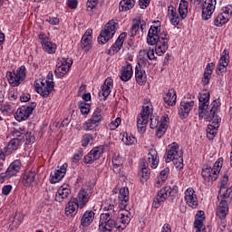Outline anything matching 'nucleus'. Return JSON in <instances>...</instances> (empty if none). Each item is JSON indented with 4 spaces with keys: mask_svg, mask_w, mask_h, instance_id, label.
I'll list each match as a JSON object with an SVG mask.
<instances>
[{
    "mask_svg": "<svg viewBox=\"0 0 232 232\" xmlns=\"http://www.w3.org/2000/svg\"><path fill=\"white\" fill-rule=\"evenodd\" d=\"M169 41V35L168 32H163L160 34V27L151 25L148 36L147 43L150 46H155V52L157 55H164L168 51V43Z\"/></svg>",
    "mask_w": 232,
    "mask_h": 232,
    "instance_id": "obj_1",
    "label": "nucleus"
},
{
    "mask_svg": "<svg viewBox=\"0 0 232 232\" xmlns=\"http://www.w3.org/2000/svg\"><path fill=\"white\" fill-rule=\"evenodd\" d=\"M220 111V101L214 100L210 105L208 106V111H206L205 121L207 122L212 123L208 125L207 129V137L210 140L215 139V135H217V131H218V128L220 127V118H218V113Z\"/></svg>",
    "mask_w": 232,
    "mask_h": 232,
    "instance_id": "obj_2",
    "label": "nucleus"
},
{
    "mask_svg": "<svg viewBox=\"0 0 232 232\" xmlns=\"http://www.w3.org/2000/svg\"><path fill=\"white\" fill-rule=\"evenodd\" d=\"M102 209L107 212L102 213L100 216L98 232H111L113 231V229H117V226L119 225L115 222V220L112 219L117 217V210H115V205L106 200L102 205Z\"/></svg>",
    "mask_w": 232,
    "mask_h": 232,
    "instance_id": "obj_3",
    "label": "nucleus"
},
{
    "mask_svg": "<svg viewBox=\"0 0 232 232\" xmlns=\"http://www.w3.org/2000/svg\"><path fill=\"white\" fill-rule=\"evenodd\" d=\"M165 161L173 162L175 168L178 169H182L184 168L182 150H179V144L174 142L168 146L165 154Z\"/></svg>",
    "mask_w": 232,
    "mask_h": 232,
    "instance_id": "obj_4",
    "label": "nucleus"
},
{
    "mask_svg": "<svg viewBox=\"0 0 232 232\" xmlns=\"http://www.w3.org/2000/svg\"><path fill=\"white\" fill-rule=\"evenodd\" d=\"M117 24H119L115 23L113 20L106 24L104 29L102 30L100 35L98 36L99 44H106V43H108V41H110V39L115 35Z\"/></svg>",
    "mask_w": 232,
    "mask_h": 232,
    "instance_id": "obj_5",
    "label": "nucleus"
},
{
    "mask_svg": "<svg viewBox=\"0 0 232 232\" xmlns=\"http://www.w3.org/2000/svg\"><path fill=\"white\" fill-rule=\"evenodd\" d=\"M220 168H222V161L220 159L216 161L214 168L206 167L202 169L201 175L207 182H214L218 179V173H220Z\"/></svg>",
    "mask_w": 232,
    "mask_h": 232,
    "instance_id": "obj_6",
    "label": "nucleus"
},
{
    "mask_svg": "<svg viewBox=\"0 0 232 232\" xmlns=\"http://www.w3.org/2000/svg\"><path fill=\"white\" fill-rule=\"evenodd\" d=\"M150 113H151V107H150V105H143L142 111L137 118V127L140 133H144V131H146V126H148Z\"/></svg>",
    "mask_w": 232,
    "mask_h": 232,
    "instance_id": "obj_7",
    "label": "nucleus"
},
{
    "mask_svg": "<svg viewBox=\"0 0 232 232\" xmlns=\"http://www.w3.org/2000/svg\"><path fill=\"white\" fill-rule=\"evenodd\" d=\"M26 77V67L22 65L16 72H7V79L11 86H19L21 81H24Z\"/></svg>",
    "mask_w": 232,
    "mask_h": 232,
    "instance_id": "obj_8",
    "label": "nucleus"
},
{
    "mask_svg": "<svg viewBox=\"0 0 232 232\" xmlns=\"http://www.w3.org/2000/svg\"><path fill=\"white\" fill-rule=\"evenodd\" d=\"M12 135L14 139L22 141L26 140V144H31V142H35V136L32 132L26 131L24 127L15 128L12 130Z\"/></svg>",
    "mask_w": 232,
    "mask_h": 232,
    "instance_id": "obj_9",
    "label": "nucleus"
},
{
    "mask_svg": "<svg viewBox=\"0 0 232 232\" xmlns=\"http://www.w3.org/2000/svg\"><path fill=\"white\" fill-rule=\"evenodd\" d=\"M130 222H131V213H130L126 208H121V211L118 214L117 223L121 225L116 227L118 231H123V229H126V226H128Z\"/></svg>",
    "mask_w": 232,
    "mask_h": 232,
    "instance_id": "obj_10",
    "label": "nucleus"
},
{
    "mask_svg": "<svg viewBox=\"0 0 232 232\" xmlns=\"http://www.w3.org/2000/svg\"><path fill=\"white\" fill-rule=\"evenodd\" d=\"M35 106H37V103L32 102L29 105H24L20 107L16 111V116L15 119L16 121H26L30 115H32L34 110H35Z\"/></svg>",
    "mask_w": 232,
    "mask_h": 232,
    "instance_id": "obj_11",
    "label": "nucleus"
},
{
    "mask_svg": "<svg viewBox=\"0 0 232 232\" xmlns=\"http://www.w3.org/2000/svg\"><path fill=\"white\" fill-rule=\"evenodd\" d=\"M209 92H205L200 94L198 97L199 106H198V117L199 119H205L206 111H208L209 108Z\"/></svg>",
    "mask_w": 232,
    "mask_h": 232,
    "instance_id": "obj_12",
    "label": "nucleus"
},
{
    "mask_svg": "<svg viewBox=\"0 0 232 232\" xmlns=\"http://www.w3.org/2000/svg\"><path fill=\"white\" fill-rule=\"evenodd\" d=\"M53 84L52 82H46L42 80L41 84L35 83L34 88L37 93H40L42 97H48L53 92Z\"/></svg>",
    "mask_w": 232,
    "mask_h": 232,
    "instance_id": "obj_13",
    "label": "nucleus"
},
{
    "mask_svg": "<svg viewBox=\"0 0 232 232\" xmlns=\"http://www.w3.org/2000/svg\"><path fill=\"white\" fill-rule=\"evenodd\" d=\"M215 6H217V0H205L202 6V18L205 21L211 19V15L215 12Z\"/></svg>",
    "mask_w": 232,
    "mask_h": 232,
    "instance_id": "obj_14",
    "label": "nucleus"
},
{
    "mask_svg": "<svg viewBox=\"0 0 232 232\" xmlns=\"http://www.w3.org/2000/svg\"><path fill=\"white\" fill-rule=\"evenodd\" d=\"M90 197H92V188H82L78 193L77 198H73L79 204L80 209H82V208H84V206L88 204V201L90 200Z\"/></svg>",
    "mask_w": 232,
    "mask_h": 232,
    "instance_id": "obj_15",
    "label": "nucleus"
},
{
    "mask_svg": "<svg viewBox=\"0 0 232 232\" xmlns=\"http://www.w3.org/2000/svg\"><path fill=\"white\" fill-rule=\"evenodd\" d=\"M104 153L102 147H94L83 159L85 164H93L95 160L101 159V155Z\"/></svg>",
    "mask_w": 232,
    "mask_h": 232,
    "instance_id": "obj_16",
    "label": "nucleus"
},
{
    "mask_svg": "<svg viewBox=\"0 0 232 232\" xmlns=\"http://www.w3.org/2000/svg\"><path fill=\"white\" fill-rule=\"evenodd\" d=\"M113 88V80L111 78H107L102 86V90L99 92L100 101H106L110 94L111 93V89Z\"/></svg>",
    "mask_w": 232,
    "mask_h": 232,
    "instance_id": "obj_17",
    "label": "nucleus"
},
{
    "mask_svg": "<svg viewBox=\"0 0 232 232\" xmlns=\"http://www.w3.org/2000/svg\"><path fill=\"white\" fill-rule=\"evenodd\" d=\"M195 106V102H181L179 108V115L180 119H188L189 117L190 111L193 110V107Z\"/></svg>",
    "mask_w": 232,
    "mask_h": 232,
    "instance_id": "obj_18",
    "label": "nucleus"
},
{
    "mask_svg": "<svg viewBox=\"0 0 232 232\" xmlns=\"http://www.w3.org/2000/svg\"><path fill=\"white\" fill-rule=\"evenodd\" d=\"M171 195V187H165L164 188H161L156 198L153 201V207L159 208L160 206L161 202H164L168 197Z\"/></svg>",
    "mask_w": 232,
    "mask_h": 232,
    "instance_id": "obj_19",
    "label": "nucleus"
},
{
    "mask_svg": "<svg viewBox=\"0 0 232 232\" xmlns=\"http://www.w3.org/2000/svg\"><path fill=\"white\" fill-rule=\"evenodd\" d=\"M66 169H68V164L64 163L61 167H57V169L51 173V182L52 184H57L64 175H66Z\"/></svg>",
    "mask_w": 232,
    "mask_h": 232,
    "instance_id": "obj_20",
    "label": "nucleus"
},
{
    "mask_svg": "<svg viewBox=\"0 0 232 232\" xmlns=\"http://www.w3.org/2000/svg\"><path fill=\"white\" fill-rule=\"evenodd\" d=\"M120 209H126L130 202V190L124 187L120 189L119 193Z\"/></svg>",
    "mask_w": 232,
    "mask_h": 232,
    "instance_id": "obj_21",
    "label": "nucleus"
},
{
    "mask_svg": "<svg viewBox=\"0 0 232 232\" xmlns=\"http://www.w3.org/2000/svg\"><path fill=\"white\" fill-rule=\"evenodd\" d=\"M39 39L41 40V44L43 48L47 53H55V50H57V45L49 42L48 37L44 36V34H39Z\"/></svg>",
    "mask_w": 232,
    "mask_h": 232,
    "instance_id": "obj_22",
    "label": "nucleus"
},
{
    "mask_svg": "<svg viewBox=\"0 0 232 232\" xmlns=\"http://www.w3.org/2000/svg\"><path fill=\"white\" fill-rule=\"evenodd\" d=\"M72 195V189L69 185H63L58 188L55 196L56 202H63L67 197Z\"/></svg>",
    "mask_w": 232,
    "mask_h": 232,
    "instance_id": "obj_23",
    "label": "nucleus"
},
{
    "mask_svg": "<svg viewBox=\"0 0 232 232\" xmlns=\"http://www.w3.org/2000/svg\"><path fill=\"white\" fill-rule=\"evenodd\" d=\"M128 34L126 33H121L116 42L113 44V45L110 48L109 53L110 55H113V53H117V52H120L122 48V45L124 44V39Z\"/></svg>",
    "mask_w": 232,
    "mask_h": 232,
    "instance_id": "obj_24",
    "label": "nucleus"
},
{
    "mask_svg": "<svg viewBox=\"0 0 232 232\" xmlns=\"http://www.w3.org/2000/svg\"><path fill=\"white\" fill-rule=\"evenodd\" d=\"M226 55H229V53L227 50L223 52V54L219 59L217 71L218 75H220V73H226L227 72V64H229V62L227 61V57Z\"/></svg>",
    "mask_w": 232,
    "mask_h": 232,
    "instance_id": "obj_25",
    "label": "nucleus"
},
{
    "mask_svg": "<svg viewBox=\"0 0 232 232\" xmlns=\"http://www.w3.org/2000/svg\"><path fill=\"white\" fill-rule=\"evenodd\" d=\"M37 173L35 170H29L25 171V173L23 176L22 183L25 188H30V186H34L35 183V177Z\"/></svg>",
    "mask_w": 232,
    "mask_h": 232,
    "instance_id": "obj_26",
    "label": "nucleus"
},
{
    "mask_svg": "<svg viewBox=\"0 0 232 232\" xmlns=\"http://www.w3.org/2000/svg\"><path fill=\"white\" fill-rule=\"evenodd\" d=\"M185 200L190 208H197V206H198V201L197 200V196L193 188H188L186 190Z\"/></svg>",
    "mask_w": 232,
    "mask_h": 232,
    "instance_id": "obj_27",
    "label": "nucleus"
},
{
    "mask_svg": "<svg viewBox=\"0 0 232 232\" xmlns=\"http://www.w3.org/2000/svg\"><path fill=\"white\" fill-rule=\"evenodd\" d=\"M131 77H133V67L131 64L128 63L122 66L121 70V80L123 81V82H128Z\"/></svg>",
    "mask_w": 232,
    "mask_h": 232,
    "instance_id": "obj_28",
    "label": "nucleus"
},
{
    "mask_svg": "<svg viewBox=\"0 0 232 232\" xmlns=\"http://www.w3.org/2000/svg\"><path fill=\"white\" fill-rule=\"evenodd\" d=\"M214 69H215V63H208V65L205 68L203 78L201 80V83L203 84V86H207V84H209V81H211V75H213Z\"/></svg>",
    "mask_w": 232,
    "mask_h": 232,
    "instance_id": "obj_29",
    "label": "nucleus"
},
{
    "mask_svg": "<svg viewBox=\"0 0 232 232\" xmlns=\"http://www.w3.org/2000/svg\"><path fill=\"white\" fill-rule=\"evenodd\" d=\"M72 63L73 62L70 61V62H65V63H62L61 65H59L54 71L56 77H59L60 79L64 77V75L68 73V70H70Z\"/></svg>",
    "mask_w": 232,
    "mask_h": 232,
    "instance_id": "obj_30",
    "label": "nucleus"
},
{
    "mask_svg": "<svg viewBox=\"0 0 232 232\" xmlns=\"http://www.w3.org/2000/svg\"><path fill=\"white\" fill-rule=\"evenodd\" d=\"M204 211H199L196 215V220L194 222V227L197 229L196 232H206V228H204Z\"/></svg>",
    "mask_w": 232,
    "mask_h": 232,
    "instance_id": "obj_31",
    "label": "nucleus"
},
{
    "mask_svg": "<svg viewBox=\"0 0 232 232\" xmlns=\"http://www.w3.org/2000/svg\"><path fill=\"white\" fill-rule=\"evenodd\" d=\"M19 169H21V161L14 160L8 167V169L5 172V177L7 179H10V177H14V175H17V173H19Z\"/></svg>",
    "mask_w": 232,
    "mask_h": 232,
    "instance_id": "obj_32",
    "label": "nucleus"
},
{
    "mask_svg": "<svg viewBox=\"0 0 232 232\" xmlns=\"http://www.w3.org/2000/svg\"><path fill=\"white\" fill-rule=\"evenodd\" d=\"M168 15L171 24H173L174 26H177V24L180 23V17L179 16V13H177V8H175L173 5L169 6Z\"/></svg>",
    "mask_w": 232,
    "mask_h": 232,
    "instance_id": "obj_33",
    "label": "nucleus"
},
{
    "mask_svg": "<svg viewBox=\"0 0 232 232\" xmlns=\"http://www.w3.org/2000/svg\"><path fill=\"white\" fill-rule=\"evenodd\" d=\"M163 99L168 106H175L177 104V92H175V90L169 89Z\"/></svg>",
    "mask_w": 232,
    "mask_h": 232,
    "instance_id": "obj_34",
    "label": "nucleus"
},
{
    "mask_svg": "<svg viewBox=\"0 0 232 232\" xmlns=\"http://www.w3.org/2000/svg\"><path fill=\"white\" fill-rule=\"evenodd\" d=\"M227 211H229V207H227V200L221 199L217 210L218 217L221 219L226 218Z\"/></svg>",
    "mask_w": 232,
    "mask_h": 232,
    "instance_id": "obj_35",
    "label": "nucleus"
},
{
    "mask_svg": "<svg viewBox=\"0 0 232 232\" xmlns=\"http://www.w3.org/2000/svg\"><path fill=\"white\" fill-rule=\"evenodd\" d=\"M168 116H162L161 120H160V124L158 127L157 132H156V136L158 137V139H162V137H164V133H166V130H168V124L166 122H168Z\"/></svg>",
    "mask_w": 232,
    "mask_h": 232,
    "instance_id": "obj_36",
    "label": "nucleus"
},
{
    "mask_svg": "<svg viewBox=\"0 0 232 232\" xmlns=\"http://www.w3.org/2000/svg\"><path fill=\"white\" fill-rule=\"evenodd\" d=\"M148 157L150 168H153V169H155V168L159 166V153L157 152V150L150 149L149 150Z\"/></svg>",
    "mask_w": 232,
    "mask_h": 232,
    "instance_id": "obj_37",
    "label": "nucleus"
},
{
    "mask_svg": "<svg viewBox=\"0 0 232 232\" xmlns=\"http://www.w3.org/2000/svg\"><path fill=\"white\" fill-rule=\"evenodd\" d=\"M81 208V206L76 202L74 198H72L66 208H65V215L66 217H73V214L75 213V209Z\"/></svg>",
    "mask_w": 232,
    "mask_h": 232,
    "instance_id": "obj_38",
    "label": "nucleus"
},
{
    "mask_svg": "<svg viewBox=\"0 0 232 232\" xmlns=\"http://www.w3.org/2000/svg\"><path fill=\"white\" fill-rule=\"evenodd\" d=\"M135 77H136V82L138 84L142 86L146 82V72L142 70L140 66H136L135 68Z\"/></svg>",
    "mask_w": 232,
    "mask_h": 232,
    "instance_id": "obj_39",
    "label": "nucleus"
},
{
    "mask_svg": "<svg viewBox=\"0 0 232 232\" xmlns=\"http://www.w3.org/2000/svg\"><path fill=\"white\" fill-rule=\"evenodd\" d=\"M94 218L95 213L93 211H86L82 218V226H83V227H88V226L93 222Z\"/></svg>",
    "mask_w": 232,
    "mask_h": 232,
    "instance_id": "obj_40",
    "label": "nucleus"
},
{
    "mask_svg": "<svg viewBox=\"0 0 232 232\" xmlns=\"http://www.w3.org/2000/svg\"><path fill=\"white\" fill-rule=\"evenodd\" d=\"M135 6V0H122L120 3V12H128Z\"/></svg>",
    "mask_w": 232,
    "mask_h": 232,
    "instance_id": "obj_41",
    "label": "nucleus"
},
{
    "mask_svg": "<svg viewBox=\"0 0 232 232\" xmlns=\"http://www.w3.org/2000/svg\"><path fill=\"white\" fill-rule=\"evenodd\" d=\"M179 14L181 19H186L188 15V1L181 0L179 6Z\"/></svg>",
    "mask_w": 232,
    "mask_h": 232,
    "instance_id": "obj_42",
    "label": "nucleus"
},
{
    "mask_svg": "<svg viewBox=\"0 0 232 232\" xmlns=\"http://www.w3.org/2000/svg\"><path fill=\"white\" fill-rule=\"evenodd\" d=\"M21 140L17 138H14L8 142L7 145V153H12V151H15L19 148V144H21Z\"/></svg>",
    "mask_w": 232,
    "mask_h": 232,
    "instance_id": "obj_43",
    "label": "nucleus"
},
{
    "mask_svg": "<svg viewBox=\"0 0 232 232\" xmlns=\"http://www.w3.org/2000/svg\"><path fill=\"white\" fill-rule=\"evenodd\" d=\"M113 171L115 173H121V169H122V158L119 156H115L112 159Z\"/></svg>",
    "mask_w": 232,
    "mask_h": 232,
    "instance_id": "obj_44",
    "label": "nucleus"
},
{
    "mask_svg": "<svg viewBox=\"0 0 232 232\" xmlns=\"http://www.w3.org/2000/svg\"><path fill=\"white\" fill-rule=\"evenodd\" d=\"M227 21H229V18L227 17V14H223L222 13L219 14L215 21H214V24L216 26H223V24H226V23H227Z\"/></svg>",
    "mask_w": 232,
    "mask_h": 232,
    "instance_id": "obj_45",
    "label": "nucleus"
},
{
    "mask_svg": "<svg viewBox=\"0 0 232 232\" xmlns=\"http://www.w3.org/2000/svg\"><path fill=\"white\" fill-rule=\"evenodd\" d=\"M91 121H94L96 124H101L102 121V110L97 108L91 117Z\"/></svg>",
    "mask_w": 232,
    "mask_h": 232,
    "instance_id": "obj_46",
    "label": "nucleus"
},
{
    "mask_svg": "<svg viewBox=\"0 0 232 232\" xmlns=\"http://www.w3.org/2000/svg\"><path fill=\"white\" fill-rule=\"evenodd\" d=\"M97 126H99V124L92 121V120H91V118H90L83 123L82 128L85 131H92V130H95V128H97Z\"/></svg>",
    "mask_w": 232,
    "mask_h": 232,
    "instance_id": "obj_47",
    "label": "nucleus"
},
{
    "mask_svg": "<svg viewBox=\"0 0 232 232\" xmlns=\"http://www.w3.org/2000/svg\"><path fill=\"white\" fill-rule=\"evenodd\" d=\"M88 144H93V135L90 133H85L83 134L82 139V146H83V148H86Z\"/></svg>",
    "mask_w": 232,
    "mask_h": 232,
    "instance_id": "obj_48",
    "label": "nucleus"
},
{
    "mask_svg": "<svg viewBox=\"0 0 232 232\" xmlns=\"http://www.w3.org/2000/svg\"><path fill=\"white\" fill-rule=\"evenodd\" d=\"M218 198L220 200H226L227 198H232V187L227 188L226 190L223 189V191L220 193V196L218 197Z\"/></svg>",
    "mask_w": 232,
    "mask_h": 232,
    "instance_id": "obj_49",
    "label": "nucleus"
},
{
    "mask_svg": "<svg viewBox=\"0 0 232 232\" xmlns=\"http://www.w3.org/2000/svg\"><path fill=\"white\" fill-rule=\"evenodd\" d=\"M90 103H86V102L79 103V110L81 111L82 115H88L90 113Z\"/></svg>",
    "mask_w": 232,
    "mask_h": 232,
    "instance_id": "obj_50",
    "label": "nucleus"
},
{
    "mask_svg": "<svg viewBox=\"0 0 232 232\" xmlns=\"http://www.w3.org/2000/svg\"><path fill=\"white\" fill-rule=\"evenodd\" d=\"M122 141L127 146H131L133 144H137V138H135L133 135L128 136V134L123 135Z\"/></svg>",
    "mask_w": 232,
    "mask_h": 232,
    "instance_id": "obj_51",
    "label": "nucleus"
},
{
    "mask_svg": "<svg viewBox=\"0 0 232 232\" xmlns=\"http://www.w3.org/2000/svg\"><path fill=\"white\" fill-rule=\"evenodd\" d=\"M140 55H147L150 61H154V59H157V57H155V50L151 48L149 50L140 51Z\"/></svg>",
    "mask_w": 232,
    "mask_h": 232,
    "instance_id": "obj_52",
    "label": "nucleus"
},
{
    "mask_svg": "<svg viewBox=\"0 0 232 232\" xmlns=\"http://www.w3.org/2000/svg\"><path fill=\"white\" fill-rule=\"evenodd\" d=\"M90 44H92V37L82 36V47L85 49L86 52L90 50Z\"/></svg>",
    "mask_w": 232,
    "mask_h": 232,
    "instance_id": "obj_53",
    "label": "nucleus"
},
{
    "mask_svg": "<svg viewBox=\"0 0 232 232\" xmlns=\"http://www.w3.org/2000/svg\"><path fill=\"white\" fill-rule=\"evenodd\" d=\"M150 169H141V171L139 173V176L140 177V182H146V180L150 179Z\"/></svg>",
    "mask_w": 232,
    "mask_h": 232,
    "instance_id": "obj_54",
    "label": "nucleus"
},
{
    "mask_svg": "<svg viewBox=\"0 0 232 232\" xmlns=\"http://www.w3.org/2000/svg\"><path fill=\"white\" fill-rule=\"evenodd\" d=\"M23 220H24V216L21 212H16L14 218V224L16 226H21L23 224Z\"/></svg>",
    "mask_w": 232,
    "mask_h": 232,
    "instance_id": "obj_55",
    "label": "nucleus"
},
{
    "mask_svg": "<svg viewBox=\"0 0 232 232\" xmlns=\"http://www.w3.org/2000/svg\"><path fill=\"white\" fill-rule=\"evenodd\" d=\"M168 175H169V168H165L163 170L160 171L158 177H160L161 181H166L168 179Z\"/></svg>",
    "mask_w": 232,
    "mask_h": 232,
    "instance_id": "obj_56",
    "label": "nucleus"
},
{
    "mask_svg": "<svg viewBox=\"0 0 232 232\" xmlns=\"http://www.w3.org/2000/svg\"><path fill=\"white\" fill-rule=\"evenodd\" d=\"M228 180H229V178H227V176L224 175L221 181H220L219 193H222V191H224V189H226V186H227Z\"/></svg>",
    "mask_w": 232,
    "mask_h": 232,
    "instance_id": "obj_57",
    "label": "nucleus"
},
{
    "mask_svg": "<svg viewBox=\"0 0 232 232\" xmlns=\"http://www.w3.org/2000/svg\"><path fill=\"white\" fill-rule=\"evenodd\" d=\"M224 15H227V17L229 18V15H232V5H228L226 7L223 8V13Z\"/></svg>",
    "mask_w": 232,
    "mask_h": 232,
    "instance_id": "obj_58",
    "label": "nucleus"
},
{
    "mask_svg": "<svg viewBox=\"0 0 232 232\" xmlns=\"http://www.w3.org/2000/svg\"><path fill=\"white\" fill-rule=\"evenodd\" d=\"M137 32H139V24L136 21V22H134V24H132V26L130 28L131 35H137Z\"/></svg>",
    "mask_w": 232,
    "mask_h": 232,
    "instance_id": "obj_59",
    "label": "nucleus"
},
{
    "mask_svg": "<svg viewBox=\"0 0 232 232\" xmlns=\"http://www.w3.org/2000/svg\"><path fill=\"white\" fill-rule=\"evenodd\" d=\"M121 118H116L115 122H111L110 124L111 130H117V128H119V125L121 124Z\"/></svg>",
    "mask_w": 232,
    "mask_h": 232,
    "instance_id": "obj_60",
    "label": "nucleus"
},
{
    "mask_svg": "<svg viewBox=\"0 0 232 232\" xmlns=\"http://www.w3.org/2000/svg\"><path fill=\"white\" fill-rule=\"evenodd\" d=\"M159 126V119L157 117L150 118V128L151 130H155Z\"/></svg>",
    "mask_w": 232,
    "mask_h": 232,
    "instance_id": "obj_61",
    "label": "nucleus"
},
{
    "mask_svg": "<svg viewBox=\"0 0 232 232\" xmlns=\"http://www.w3.org/2000/svg\"><path fill=\"white\" fill-rule=\"evenodd\" d=\"M67 5L69 8H72V10H75V8H77L78 2L77 0H68Z\"/></svg>",
    "mask_w": 232,
    "mask_h": 232,
    "instance_id": "obj_62",
    "label": "nucleus"
},
{
    "mask_svg": "<svg viewBox=\"0 0 232 232\" xmlns=\"http://www.w3.org/2000/svg\"><path fill=\"white\" fill-rule=\"evenodd\" d=\"M10 191H12V185H5L2 188V193L4 195H10Z\"/></svg>",
    "mask_w": 232,
    "mask_h": 232,
    "instance_id": "obj_63",
    "label": "nucleus"
},
{
    "mask_svg": "<svg viewBox=\"0 0 232 232\" xmlns=\"http://www.w3.org/2000/svg\"><path fill=\"white\" fill-rule=\"evenodd\" d=\"M47 21L48 23H50V24H53V25L59 24V18L57 17H49Z\"/></svg>",
    "mask_w": 232,
    "mask_h": 232,
    "instance_id": "obj_64",
    "label": "nucleus"
}]
</instances>
